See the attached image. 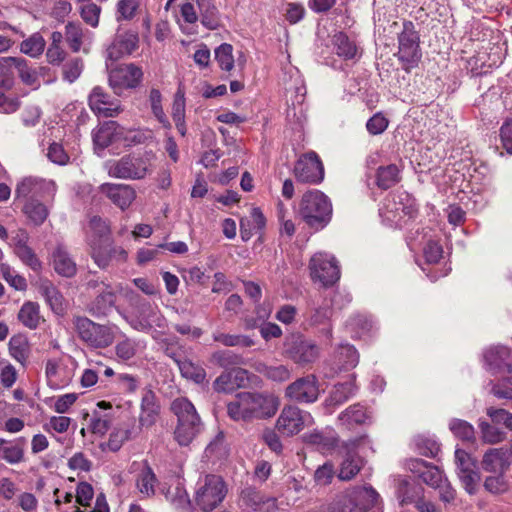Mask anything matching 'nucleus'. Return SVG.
<instances>
[{"instance_id":"obj_2","label":"nucleus","mask_w":512,"mask_h":512,"mask_svg":"<svg viewBox=\"0 0 512 512\" xmlns=\"http://www.w3.org/2000/svg\"><path fill=\"white\" fill-rule=\"evenodd\" d=\"M171 411L177 417L175 439L181 446L189 445L202 429V422L194 405L185 397L172 401Z\"/></svg>"},{"instance_id":"obj_9","label":"nucleus","mask_w":512,"mask_h":512,"mask_svg":"<svg viewBox=\"0 0 512 512\" xmlns=\"http://www.w3.org/2000/svg\"><path fill=\"white\" fill-rule=\"evenodd\" d=\"M314 423L312 415L294 405L285 406L276 421V429L284 436L291 437Z\"/></svg>"},{"instance_id":"obj_22","label":"nucleus","mask_w":512,"mask_h":512,"mask_svg":"<svg viewBox=\"0 0 512 512\" xmlns=\"http://www.w3.org/2000/svg\"><path fill=\"white\" fill-rule=\"evenodd\" d=\"M160 315L156 307L150 303H142L135 314L130 316V325L138 331H148L153 325L159 324Z\"/></svg>"},{"instance_id":"obj_20","label":"nucleus","mask_w":512,"mask_h":512,"mask_svg":"<svg viewBox=\"0 0 512 512\" xmlns=\"http://www.w3.org/2000/svg\"><path fill=\"white\" fill-rule=\"evenodd\" d=\"M99 190L122 211L128 209L136 199V190L128 184L103 183Z\"/></svg>"},{"instance_id":"obj_33","label":"nucleus","mask_w":512,"mask_h":512,"mask_svg":"<svg viewBox=\"0 0 512 512\" xmlns=\"http://www.w3.org/2000/svg\"><path fill=\"white\" fill-rule=\"evenodd\" d=\"M400 194L391 195L385 199L383 206L379 209L380 216L389 223L399 224L402 220Z\"/></svg>"},{"instance_id":"obj_3","label":"nucleus","mask_w":512,"mask_h":512,"mask_svg":"<svg viewBox=\"0 0 512 512\" xmlns=\"http://www.w3.org/2000/svg\"><path fill=\"white\" fill-rule=\"evenodd\" d=\"M299 214L310 228L320 230L331 220L332 204L321 191L310 190L302 196Z\"/></svg>"},{"instance_id":"obj_55","label":"nucleus","mask_w":512,"mask_h":512,"mask_svg":"<svg viewBox=\"0 0 512 512\" xmlns=\"http://www.w3.org/2000/svg\"><path fill=\"white\" fill-rule=\"evenodd\" d=\"M449 428L456 437L463 441H471L475 437L474 427L465 420L452 419Z\"/></svg>"},{"instance_id":"obj_25","label":"nucleus","mask_w":512,"mask_h":512,"mask_svg":"<svg viewBox=\"0 0 512 512\" xmlns=\"http://www.w3.org/2000/svg\"><path fill=\"white\" fill-rule=\"evenodd\" d=\"M508 450L502 448H491L485 452L481 462L482 469L488 473H504L509 467Z\"/></svg>"},{"instance_id":"obj_32","label":"nucleus","mask_w":512,"mask_h":512,"mask_svg":"<svg viewBox=\"0 0 512 512\" xmlns=\"http://www.w3.org/2000/svg\"><path fill=\"white\" fill-rule=\"evenodd\" d=\"M157 478L152 468L144 462L137 475L136 485L139 492L147 497L154 495Z\"/></svg>"},{"instance_id":"obj_43","label":"nucleus","mask_w":512,"mask_h":512,"mask_svg":"<svg viewBox=\"0 0 512 512\" xmlns=\"http://www.w3.org/2000/svg\"><path fill=\"white\" fill-rule=\"evenodd\" d=\"M399 169L396 165L381 166L377 170V186L381 189H388L398 183Z\"/></svg>"},{"instance_id":"obj_11","label":"nucleus","mask_w":512,"mask_h":512,"mask_svg":"<svg viewBox=\"0 0 512 512\" xmlns=\"http://www.w3.org/2000/svg\"><path fill=\"white\" fill-rule=\"evenodd\" d=\"M310 275L314 282L324 287L332 286L340 278V269L333 255L324 252L314 254L309 263Z\"/></svg>"},{"instance_id":"obj_46","label":"nucleus","mask_w":512,"mask_h":512,"mask_svg":"<svg viewBox=\"0 0 512 512\" xmlns=\"http://www.w3.org/2000/svg\"><path fill=\"white\" fill-rule=\"evenodd\" d=\"M140 348L139 342L134 339L125 337L120 340L115 346V353L121 361L131 360Z\"/></svg>"},{"instance_id":"obj_5","label":"nucleus","mask_w":512,"mask_h":512,"mask_svg":"<svg viewBox=\"0 0 512 512\" xmlns=\"http://www.w3.org/2000/svg\"><path fill=\"white\" fill-rule=\"evenodd\" d=\"M372 487L347 489L337 494L329 504L331 512H366L378 499Z\"/></svg>"},{"instance_id":"obj_29","label":"nucleus","mask_w":512,"mask_h":512,"mask_svg":"<svg viewBox=\"0 0 512 512\" xmlns=\"http://www.w3.org/2000/svg\"><path fill=\"white\" fill-rule=\"evenodd\" d=\"M52 265L55 271L64 277H72L76 273V264L70 257L66 247L58 244L52 252Z\"/></svg>"},{"instance_id":"obj_44","label":"nucleus","mask_w":512,"mask_h":512,"mask_svg":"<svg viewBox=\"0 0 512 512\" xmlns=\"http://www.w3.org/2000/svg\"><path fill=\"white\" fill-rule=\"evenodd\" d=\"M333 45L337 55L344 59H351L356 55V45L342 32L334 35Z\"/></svg>"},{"instance_id":"obj_41","label":"nucleus","mask_w":512,"mask_h":512,"mask_svg":"<svg viewBox=\"0 0 512 512\" xmlns=\"http://www.w3.org/2000/svg\"><path fill=\"white\" fill-rule=\"evenodd\" d=\"M335 358L340 365V369L344 370L355 368L359 362L357 350L349 344L340 345L336 351Z\"/></svg>"},{"instance_id":"obj_17","label":"nucleus","mask_w":512,"mask_h":512,"mask_svg":"<svg viewBox=\"0 0 512 512\" xmlns=\"http://www.w3.org/2000/svg\"><path fill=\"white\" fill-rule=\"evenodd\" d=\"M143 77L140 67L135 64L119 65L109 72L110 86L116 91L137 87Z\"/></svg>"},{"instance_id":"obj_26","label":"nucleus","mask_w":512,"mask_h":512,"mask_svg":"<svg viewBox=\"0 0 512 512\" xmlns=\"http://www.w3.org/2000/svg\"><path fill=\"white\" fill-rule=\"evenodd\" d=\"M38 291L41 296L44 297L46 303L55 314L62 315L64 313L66 309V301L62 294L49 280H40Z\"/></svg>"},{"instance_id":"obj_6","label":"nucleus","mask_w":512,"mask_h":512,"mask_svg":"<svg viewBox=\"0 0 512 512\" xmlns=\"http://www.w3.org/2000/svg\"><path fill=\"white\" fill-rule=\"evenodd\" d=\"M73 327L79 339L88 347L94 349L107 348L115 339L112 327L95 323L84 316H75L73 318Z\"/></svg>"},{"instance_id":"obj_63","label":"nucleus","mask_w":512,"mask_h":512,"mask_svg":"<svg viewBox=\"0 0 512 512\" xmlns=\"http://www.w3.org/2000/svg\"><path fill=\"white\" fill-rule=\"evenodd\" d=\"M490 393L499 399L512 400V377L504 379L501 383H491Z\"/></svg>"},{"instance_id":"obj_27","label":"nucleus","mask_w":512,"mask_h":512,"mask_svg":"<svg viewBox=\"0 0 512 512\" xmlns=\"http://www.w3.org/2000/svg\"><path fill=\"white\" fill-rule=\"evenodd\" d=\"M410 469L419 474V477L431 487L437 488L446 480L442 472L427 462L415 459L411 461Z\"/></svg>"},{"instance_id":"obj_30","label":"nucleus","mask_w":512,"mask_h":512,"mask_svg":"<svg viewBox=\"0 0 512 512\" xmlns=\"http://www.w3.org/2000/svg\"><path fill=\"white\" fill-rule=\"evenodd\" d=\"M266 219L257 207L251 209L249 217L240 220V233L244 241H248L256 231L262 230L265 227Z\"/></svg>"},{"instance_id":"obj_51","label":"nucleus","mask_w":512,"mask_h":512,"mask_svg":"<svg viewBox=\"0 0 512 512\" xmlns=\"http://www.w3.org/2000/svg\"><path fill=\"white\" fill-rule=\"evenodd\" d=\"M215 59L224 71H231L234 67L233 47L223 43L215 49Z\"/></svg>"},{"instance_id":"obj_54","label":"nucleus","mask_w":512,"mask_h":512,"mask_svg":"<svg viewBox=\"0 0 512 512\" xmlns=\"http://www.w3.org/2000/svg\"><path fill=\"white\" fill-rule=\"evenodd\" d=\"M481 438L487 444H497L506 439V433L486 421L479 423Z\"/></svg>"},{"instance_id":"obj_19","label":"nucleus","mask_w":512,"mask_h":512,"mask_svg":"<svg viewBox=\"0 0 512 512\" xmlns=\"http://www.w3.org/2000/svg\"><path fill=\"white\" fill-rule=\"evenodd\" d=\"M364 441V438H358L345 442L342 447V453H344V459L341 463L338 477L341 480H351L361 469L362 460L357 456L356 450L360 444Z\"/></svg>"},{"instance_id":"obj_15","label":"nucleus","mask_w":512,"mask_h":512,"mask_svg":"<svg viewBox=\"0 0 512 512\" xmlns=\"http://www.w3.org/2000/svg\"><path fill=\"white\" fill-rule=\"evenodd\" d=\"M16 74L25 84L32 83L30 68L25 59L18 57H2L0 59V85L9 88Z\"/></svg>"},{"instance_id":"obj_56","label":"nucleus","mask_w":512,"mask_h":512,"mask_svg":"<svg viewBox=\"0 0 512 512\" xmlns=\"http://www.w3.org/2000/svg\"><path fill=\"white\" fill-rule=\"evenodd\" d=\"M151 110L156 119L164 126L169 127L170 123L162 107V95L158 89H151L149 94Z\"/></svg>"},{"instance_id":"obj_28","label":"nucleus","mask_w":512,"mask_h":512,"mask_svg":"<svg viewBox=\"0 0 512 512\" xmlns=\"http://www.w3.org/2000/svg\"><path fill=\"white\" fill-rule=\"evenodd\" d=\"M160 412L156 396L151 390L145 391L141 399L139 422L142 426L150 427L156 423Z\"/></svg>"},{"instance_id":"obj_34","label":"nucleus","mask_w":512,"mask_h":512,"mask_svg":"<svg viewBox=\"0 0 512 512\" xmlns=\"http://www.w3.org/2000/svg\"><path fill=\"white\" fill-rule=\"evenodd\" d=\"M15 203L21 204L24 213L28 216L32 211V178H23L15 189Z\"/></svg>"},{"instance_id":"obj_64","label":"nucleus","mask_w":512,"mask_h":512,"mask_svg":"<svg viewBox=\"0 0 512 512\" xmlns=\"http://www.w3.org/2000/svg\"><path fill=\"white\" fill-rule=\"evenodd\" d=\"M47 157L51 162L58 165H66L70 159L62 145L55 142L49 145Z\"/></svg>"},{"instance_id":"obj_12","label":"nucleus","mask_w":512,"mask_h":512,"mask_svg":"<svg viewBox=\"0 0 512 512\" xmlns=\"http://www.w3.org/2000/svg\"><path fill=\"white\" fill-rule=\"evenodd\" d=\"M110 228L105 220L98 216L91 217L87 230V242L92 249V257L100 268L108 265L107 258L102 255V247L109 240Z\"/></svg>"},{"instance_id":"obj_48","label":"nucleus","mask_w":512,"mask_h":512,"mask_svg":"<svg viewBox=\"0 0 512 512\" xmlns=\"http://www.w3.org/2000/svg\"><path fill=\"white\" fill-rule=\"evenodd\" d=\"M61 369L55 360H49L46 364V376L48 384L51 388L58 389L68 384V377L60 376Z\"/></svg>"},{"instance_id":"obj_24","label":"nucleus","mask_w":512,"mask_h":512,"mask_svg":"<svg viewBox=\"0 0 512 512\" xmlns=\"http://www.w3.org/2000/svg\"><path fill=\"white\" fill-rule=\"evenodd\" d=\"M332 305L325 300L322 305L314 307L307 315L306 321L309 326L320 329L328 337L332 336L330 320L332 317Z\"/></svg>"},{"instance_id":"obj_1","label":"nucleus","mask_w":512,"mask_h":512,"mask_svg":"<svg viewBox=\"0 0 512 512\" xmlns=\"http://www.w3.org/2000/svg\"><path fill=\"white\" fill-rule=\"evenodd\" d=\"M279 398L271 393L241 392L227 404V414L234 421L265 419L275 415Z\"/></svg>"},{"instance_id":"obj_21","label":"nucleus","mask_w":512,"mask_h":512,"mask_svg":"<svg viewBox=\"0 0 512 512\" xmlns=\"http://www.w3.org/2000/svg\"><path fill=\"white\" fill-rule=\"evenodd\" d=\"M139 43L138 34L134 31L128 30L117 33L112 43L107 48V58L111 61L132 54L137 48Z\"/></svg>"},{"instance_id":"obj_50","label":"nucleus","mask_w":512,"mask_h":512,"mask_svg":"<svg viewBox=\"0 0 512 512\" xmlns=\"http://www.w3.org/2000/svg\"><path fill=\"white\" fill-rule=\"evenodd\" d=\"M0 271L5 281L15 290L24 291L27 289V280L9 265L1 264Z\"/></svg>"},{"instance_id":"obj_59","label":"nucleus","mask_w":512,"mask_h":512,"mask_svg":"<svg viewBox=\"0 0 512 512\" xmlns=\"http://www.w3.org/2000/svg\"><path fill=\"white\" fill-rule=\"evenodd\" d=\"M139 0H119L117 3L118 20H131L139 8Z\"/></svg>"},{"instance_id":"obj_47","label":"nucleus","mask_w":512,"mask_h":512,"mask_svg":"<svg viewBox=\"0 0 512 512\" xmlns=\"http://www.w3.org/2000/svg\"><path fill=\"white\" fill-rule=\"evenodd\" d=\"M178 367L183 377L191 379L196 383L205 380L206 372L203 367L194 364L190 360L177 361Z\"/></svg>"},{"instance_id":"obj_38","label":"nucleus","mask_w":512,"mask_h":512,"mask_svg":"<svg viewBox=\"0 0 512 512\" xmlns=\"http://www.w3.org/2000/svg\"><path fill=\"white\" fill-rule=\"evenodd\" d=\"M10 355L18 362L24 363L30 352V344L26 335L17 334L9 340Z\"/></svg>"},{"instance_id":"obj_31","label":"nucleus","mask_w":512,"mask_h":512,"mask_svg":"<svg viewBox=\"0 0 512 512\" xmlns=\"http://www.w3.org/2000/svg\"><path fill=\"white\" fill-rule=\"evenodd\" d=\"M119 125L115 121H107L93 133L94 144L101 149L108 147L118 137Z\"/></svg>"},{"instance_id":"obj_23","label":"nucleus","mask_w":512,"mask_h":512,"mask_svg":"<svg viewBox=\"0 0 512 512\" xmlns=\"http://www.w3.org/2000/svg\"><path fill=\"white\" fill-rule=\"evenodd\" d=\"M88 285L89 287L96 289L98 292V295L92 302L89 311L92 315L96 316L105 314L115 302V293L113 289L109 285L103 282L98 283L97 281H89Z\"/></svg>"},{"instance_id":"obj_4","label":"nucleus","mask_w":512,"mask_h":512,"mask_svg":"<svg viewBox=\"0 0 512 512\" xmlns=\"http://www.w3.org/2000/svg\"><path fill=\"white\" fill-rule=\"evenodd\" d=\"M227 487L223 479L214 474L200 476L195 485L194 502L203 512H211L224 500Z\"/></svg>"},{"instance_id":"obj_37","label":"nucleus","mask_w":512,"mask_h":512,"mask_svg":"<svg viewBox=\"0 0 512 512\" xmlns=\"http://www.w3.org/2000/svg\"><path fill=\"white\" fill-rule=\"evenodd\" d=\"M201 23L208 29L214 30L218 27L217 9L212 0H196Z\"/></svg>"},{"instance_id":"obj_60","label":"nucleus","mask_w":512,"mask_h":512,"mask_svg":"<svg viewBox=\"0 0 512 512\" xmlns=\"http://www.w3.org/2000/svg\"><path fill=\"white\" fill-rule=\"evenodd\" d=\"M486 413L491 418L492 422L503 424L507 429L512 430V413L505 409H497L494 407L487 408Z\"/></svg>"},{"instance_id":"obj_62","label":"nucleus","mask_w":512,"mask_h":512,"mask_svg":"<svg viewBox=\"0 0 512 512\" xmlns=\"http://www.w3.org/2000/svg\"><path fill=\"white\" fill-rule=\"evenodd\" d=\"M464 489L469 494H475L480 482V474L479 472L474 469L472 471H464L463 474L458 475Z\"/></svg>"},{"instance_id":"obj_10","label":"nucleus","mask_w":512,"mask_h":512,"mask_svg":"<svg viewBox=\"0 0 512 512\" xmlns=\"http://www.w3.org/2000/svg\"><path fill=\"white\" fill-rule=\"evenodd\" d=\"M284 355L294 363L305 366L319 357V347L301 334H291L284 342Z\"/></svg>"},{"instance_id":"obj_52","label":"nucleus","mask_w":512,"mask_h":512,"mask_svg":"<svg viewBox=\"0 0 512 512\" xmlns=\"http://www.w3.org/2000/svg\"><path fill=\"white\" fill-rule=\"evenodd\" d=\"M205 454L208 458L222 459L227 456L228 450L223 432H219L207 445Z\"/></svg>"},{"instance_id":"obj_16","label":"nucleus","mask_w":512,"mask_h":512,"mask_svg":"<svg viewBox=\"0 0 512 512\" xmlns=\"http://www.w3.org/2000/svg\"><path fill=\"white\" fill-rule=\"evenodd\" d=\"M294 175L303 183H319L324 178V168L318 155L309 152L298 159L294 167Z\"/></svg>"},{"instance_id":"obj_7","label":"nucleus","mask_w":512,"mask_h":512,"mask_svg":"<svg viewBox=\"0 0 512 512\" xmlns=\"http://www.w3.org/2000/svg\"><path fill=\"white\" fill-rule=\"evenodd\" d=\"M152 154L144 156L127 155L108 164L111 177L128 180H141L152 172Z\"/></svg>"},{"instance_id":"obj_42","label":"nucleus","mask_w":512,"mask_h":512,"mask_svg":"<svg viewBox=\"0 0 512 512\" xmlns=\"http://www.w3.org/2000/svg\"><path fill=\"white\" fill-rule=\"evenodd\" d=\"M212 337L215 342H219L227 347H251L254 345L253 339L246 335L228 334L220 331H215L212 334Z\"/></svg>"},{"instance_id":"obj_57","label":"nucleus","mask_w":512,"mask_h":512,"mask_svg":"<svg viewBox=\"0 0 512 512\" xmlns=\"http://www.w3.org/2000/svg\"><path fill=\"white\" fill-rule=\"evenodd\" d=\"M484 488L492 494H502L508 491L509 484L504 476V473H492L486 477L484 481Z\"/></svg>"},{"instance_id":"obj_53","label":"nucleus","mask_w":512,"mask_h":512,"mask_svg":"<svg viewBox=\"0 0 512 512\" xmlns=\"http://www.w3.org/2000/svg\"><path fill=\"white\" fill-rule=\"evenodd\" d=\"M22 456V449L17 443L0 438V459L16 463L21 460Z\"/></svg>"},{"instance_id":"obj_39","label":"nucleus","mask_w":512,"mask_h":512,"mask_svg":"<svg viewBox=\"0 0 512 512\" xmlns=\"http://www.w3.org/2000/svg\"><path fill=\"white\" fill-rule=\"evenodd\" d=\"M365 419L366 411L359 404L351 405L338 416L340 424L347 429H351L353 425L364 423Z\"/></svg>"},{"instance_id":"obj_36","label":"nucleus","mask_w":512,"mask_h":512,"mask_svg":"<svg viewBox=\"0 0 512 512\" xmlns=\"http://www.w3.org/2000/svg\"><path fill=\"white\" fill-rule=\"evenodd\" d=\"M241 497L243 502L254 510H261L264 506L267 509L275 506V499L266 498L261 492L252 488L243 490Z\"/></svg>"},{"instance_id":"obj_49","label":"nucleus","mask_w":512,"mask_h":512,"mask_svg":"<svg viewBox=\"0 0 512 512\" xmlns=\"http://www.w3.org/2000/svg\"><path fill=\"white\" fill-rule=\"evenodd\" d=\"M83 31L79 24L69 22L65 27V39L73 52H78L83 44Z\"/></svg>"},{"instance_id":"obj_13","label":"nucleus","mask_w":512,"mask_h":512,"mask_svg":"<svg viewBox=\"0 0 512 512\" xmlns=\"http://www.w3.org/2000/svg\"><path fill=\"white\" fill-rule=\"evenodd\" d=\"M319 385L314 375L298 378L289 384L285 396L298 403H313L319 397Z\"/></svg>"},{"instance_id":"obj_58","label":"nucleus","mask_w":512,"mask_h":512,"mask_svg":"<svg viewBox=\"0 0 512 512\" xmlns=\"http://www.w3.org/2000/svg\"><path fill=\"white\" fill-rule=\"evenodd\" d=\"M83 70V62L80 58H74L67 61L62 68L63 79L73 83L79 78Z\"/></svg>"},{"instance_id":"obj_35","label":"nucleus","mask_w":512,"mask_h":512,"mask_svg":"<svg viewBox=\"0 0 512 512\" xmlns=\"http://www.w3.org/2000/svg\"><path fill=\"white\" fill-rule=\"evenodd\" d=\"M134 425L132 423H121L111 432L107 446L111 451H118L122 445L131 438Z\"/></svg>"},{"instance_id":"obj_8","label":"nucleus","mask_w":512,"mask_h":512,"mask_svg":"<svg viewBox=\"0 0 512 512\" xmlns=\"http://www.w3.org/2000/svg\"><path fill=\"white\" fill-rule=\"evenodd\" d=\"M395 56L406 72L416 68L421 60L419 35L410 21L403 23V29L398 36V51Z\"/></svg>"},{"instance_id":"obj_40","label":"nucleus","mask_w":512,"mask_h":512,"mask_svg":"<svg viewBox=\"0 0 512 512\" xmlns=\"http://www.w3.org/2000/svg\"><path fill=\"white\" fill-rule=\"evenodd\" d=\"M356 392V386L352 381L340 383L333 387L327 400L329 405L338 406L348 401Z\"/></svg>"},{"instance_id":"obj_14","label":"nucleus","mask_w":512,"mask_h":512,"mask_svg":"<svg viewBox=\"0 0 512 512\" xmlns=\"http://www.w3.org/2000/svg\"><path fill=\"white\" fill-rule=\"evenodd\" d=\"M486 369L493 374L512 373V351L504 345H492L483 352Z\"/></svg>"},{"instance_id":"obj_61","label":"nucleus","mask_w":512,"mask_h":512,"mask_svg":"<svg viewBox=\"0 0 512 512\" xmlns=\"http://www.w3.org/2000/svg\"><path fill=\"white\" fill-rule=\"evenodd\" d=\"M455 462L457 465L458 475L463 474L464 471H472L476 469V463L472 457L462 449H456Z\"/></svg>"},{"instance_id":"obj_18","label":"nucleus","mask_w":512,"mask_h":512,"mask_svg":"<svg viewBox=\"0 0 512 512\" xmlns=\"http://www.w3.org/2000/svg\"><path fill=\"white\" fill-rule=\"evenodd\" d=\"M89 106L99 117H115L121 111L118 99L112 98L103 88L95 87L89 95Z\"/></svg>"},{"instance_id":"obj_45","label":"nucleus","mask_w":512,"mask_h":512,"mask_svg":"<svg viewBox=\"0 0 512 512\" xmlns=\"http://www.w3.org/2000/svg\"><path fill=\"white\" fill-rule=\"evenodd\" d=\"M15 253L27 264H32V249L29 246V237L25 231L19 230L13 238Z\"/></svg>"}]
</instances>
